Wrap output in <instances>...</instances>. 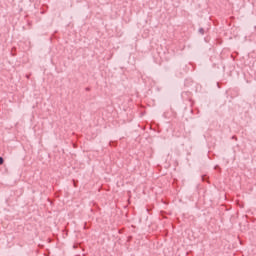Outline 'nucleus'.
I'll return each instance as SVG.
<instances>
[{"label":"nucleus","instance_id":"obj_1","mask_svg":"<svg viewBox=\"0 0 256 256\" xmlns=\"http://www.w3.org/2000/svg\"><path fill=\"white\" fill-rule=\"evenodd\" d=\"M0 165H3V158L0 157Z\"/></svg>","mask_w":256,"mask_h":256}]
</instances>
